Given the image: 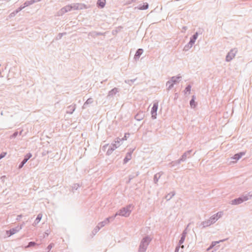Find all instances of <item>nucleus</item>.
<instances>
[{
	"label": "nucleus",
	"instance_id": "obj_19",
	"mask_svg": "<svg viewBox=\"0 0 252 252\" xmlns=\"http://www.w3.org/2000/svg\"><path fill=\"white\" fill-rule=\"evenodd\" d=\"M221 213H220V214L219 213H218L216 216L217 217H218L219 216V218H220V216H221Z\"/></svg>",
	"mask_w": 252,
	"mask_h": 252
},
{
	"label": "nucleus",
	"instance_id": "obj_17",
	"mask_svg": "<svg viewBox=\"0 0 252 252\" xmlns=\"http://www.w3.org/2000/svg\"><path fill=\"white\" fill-rule=\"evenodd\" d=\"M35 243L34 242H30L28 245V247L34 246Z\"/></svg>",
	"mask_w": 252,
	"mask_h": 252
},
{
	"label": "nucleus",
	"instance_id": "obj_5",
	"mask_svg": "<svg viewBox=\"0 0 252 252\" xmlns=\"http://www.w3.org/2000/svg\"><path fill=\"white\" fill-rule=\"evenodd\" d=\"M235 56V53L233 51L230 52L226 56V60L229 61Z\"/></svg>",
	"mask_w": 252,
	"mask_h": 252
},
{
	"label": "nucleus",
	"instance_id": "obj_2",
	"mask_svg": "<svg viewBox=\"0 0 252 252\" xmlns=\"http://www.w3.org/2000/svg\"><path fill=\"white\" fill-rule=\"evenodd\" d=\"M158 108V103L155 102L153 104V106L152 107L151 110V114L152 117L153 119H156L157 116V111Z\"/></svg>",
	"mask_w": 252,
	"mask_h": 252
},
{
	"label": "nucleus",
	"instance_id": "obj_14",
	"mask_svg": "<svg viewBox=\"0 0 252 252\" xmlns=\"http://www.w3.org/2000/svg\"><path fill=\"white\" fill-rule=\"evenodd\" d=\"M194 103H195L194 100V99H193V98H192V99L191 100L190 102V105H191V106H195V104H194Z\"/></svg>",
	"mask_w": 252,
	"mask_h": 252
},
{
	"label": "nucleus",
	"instance_id": "obj_4",
	"mask_svg": "<svg viewBox=\"0 0 252 252\" xmlns=\"http://www.w3.org/2000/svg\"><path fill=\"white\" fill-rule=\"evenodd\" d=\"M21 228H13L10 229L9 231H7V233L8 234V236H10L17 232Z\"/></svg>",
	"mask_w": 252,
	"mask_h": 252
},
{
	"label": "nucleus",
	"instance_id": "obj_15",
	"mask_svg": "<svg viewBox=\"0 0 252 252\" xmlns=\"http://www.w3.org/2000/svg\"><path fill=\"white\" fill-rule=\"evenodd\" d=\"M6 155V153H5V152H3V153H1V154L0 155V159L4 158Z\"/></svg>",
	"mask_w": 252,
	"mask_h": 252
},
{
	"label": "nucleus",
	"instance_id": "obj_9",
	"mask_svg": "<svg viewBox=\"0 0 252 252\" xmlns=\"http://www.w3.org/2000/svg\"><path fill=\"white\" fill-rule=\"evenodd\" d=\"M148 8V4L147 3H145L143 5L140 6L139 9L140 10L146 9Z\"/></svg>",
	"mask_w": 252,
	"mask_h": 252
},
{
	"label": "nucleus",
	"instance_id": "obj_18",
	"mask_svg": "<svg viewBox=\"0 0 252 252\" xmlns=\"http://www.w3.org/2000/svg\"><path fill=\"white\" fill-rule=\"evenodd\" d=\"M53 247V245L52 244H50V245L48 246V249L50 250L51 249V248Z\"/></svg>",
	"mask_w": 252,
	"mask_h": 252
},
{
	"label": "nucleus",
	"instance_id": "obj_1",
	"mask_svg": "<svg viewBox=\"0 0 252 252\" xmlns=\"http://www.w3.org/2000/svg\"><path fill=\"white\" fill-rule=\"evenodd\" d=\"M130 212V207L124 208L120 210L118 214L120 216L127 217L129 215Z\"/></svg>",
	"mask_w": 252,
	"mask_h": 252
},
{
	"label": "nucleus",
	"instance_id": "obj_7",
	"mask_svg": "<svg viewBox=\"0 0 252 252\" xmlns=\"http://www.w3.org/2000/svg\"><path fill=\"white\" fill-rule=\"evenodd\" d=\"M244 153H241L240 154H235L233 158V159H235L236 160L239 159L240 158L242 157V156L244 155Z\"/></svg>",
	"mask_w": 252,
	"mask_h": 252
},
{
	"label": "nucleus",
	"instance_id": "obj_8",
	"mask_svg": "<svg viewBox=\"0 0 252 252\" xmlns=\"http://www.w3.org/2000/svg\"><path fill=\"white\" fill-rule=\"evenodd\" d=\"M142 53H143L142 49H138L135 54V58H139V56L142 54Z\"/></svg>",
	"mask_w": 252,
	"mask_h": 252
},
{
	"label": "nucleus",
	"instance_id": "obj_13",
	"mask_svg": "<svg viewBox=\"0 0 252 252\" xmlns=\"http://www.w3.org/2000/svg\"><path fill=\"white\" fill-rule=\"evenodd\" d=\"M32 155L31 153H29L26 156H25V159H27V160L30 158L31 157H32Z\"/></svg>",
	"mask_w": 252,
	"mask_h": 252
},
{
	"label": "nucleus",
	"instance_id": "obj_16",
	"mask_svg": "<svg viewBox=\"0 0 252 252\" xmlns=\"http://www.w3.org/2000/svg\"><path fill=\"white\" fill-rule=\"evenodd\" d=\"M190 86H188L185 89V91H186V92H190Z\"/></svg>",
	"mask_w": 252,
	"mask_h": 252
},
{
	"label": "nucleus",
	"instance_id": "obj_11",
	"mask_svg": "<svg viewBox=\"0 0 252 252\" xmlns=\"http://www.w3.org/2000/svg\"><path fill=\"white\" fill-rule=\"evenodd\" d=\"M42 216L41 214H39L37 216V218L36 219V221H37V223H38L40 221V220H41V219L42 218Z\"/></svg>",
	"mask_w": 252,
	"mask_h": 252
},
{
	"label": "nucleus",
	"instance_id": "obj_6",
	"mask_svg": "<svg viewBox=\"0 0 252 252\" xmlns=\"http://www.w3.org/2000/svg\"><path fill=\"white\" fill-rule=\"evenodd\" d=\"M106 0H98L97 5L101 8L104 7L105 5Z\"/></svg>",
	"mask_w": 252,
	"mask_h": 252
},
{
	"label": "nucleus",
	"instance_id": "obj_10",
	"mask_svg": "<svg viewBox=\"0 0 252 252\" xmlns=\"http://www.w3.org/2000/svg\"><path fill=\"white\" fill-rule=\"evenodd\" d=\"M197 36H198V34L196 32L195 34H194V35L193 36V38L192 39H191L190 40V42H192V43H194L195 40L196 39L197 37Z\"/></svg>",
	"mask_w": 252,
	"mask_h": 252
},
{
	"label": "nucleus",
	"instance_id": "obj_3",
	"mask_svg": "<svg viewBox=\"0 0 252 252\" xmlns=\"http://www.w3.org/2000/svg\"><path fill=\"white\" fill-rule=\"evenodd\" d=\"M248 199L247 196L243 197H239L237 199H234L232 201V204L237 205L242 203L243 201L247 200Z\"/></svg>",
	"mask_w": 252,
	"mask_h": 252
},
{
	"label": "nucleus",
	"instance_id": "obj_12",
	"mask_svg": "<svg viewBox=\"0 0 252 252\" xmlns=\"http://www.w3.org/2000/svg\"><path fill=\"white\" fill-rule=\"evenodd\" d=\"M27 161V159H24L21 163V164L19 166V168H22L25 163Z\"/></svg>",
	"mask_w": 252,
	"mask_h": 252
},
{
	"label": "nucleus",
	"instance_id": "obj_20",
	"mask_svg": "<svg viewBox=\"0 0 252 252\" xmlns=\"http://www.w3.org/2000/svg\"><path fill=\"white\" fill-rule=\"evenodd\" d=\"M127 158H126L125 159V162H127Z\"/></svg>",
	"mask_w": 252,
	"mask_h": 252
}]
</instances>
